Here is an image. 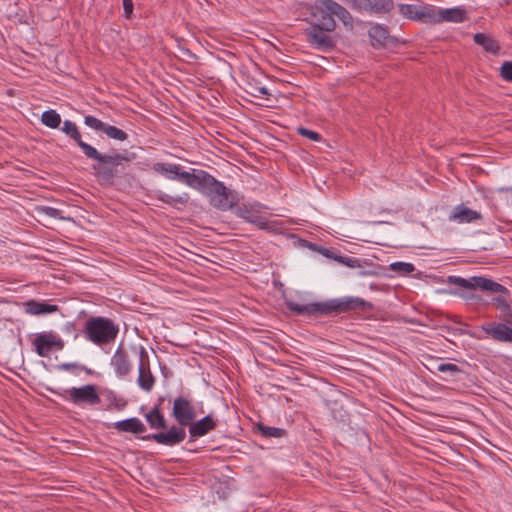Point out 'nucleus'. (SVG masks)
<instances>
[{
	"label": "nucleus",
	"mask_w": 512,
	"mask_h": 512,
	"mask_svg": "<svg viewBox=\"0 0 512 512\" xmlns=\"http://www.w3.org/2000/svg\"><path fill=\"white\" fill-rule=\"evenodd\" d=\"M482 215L464 204L454 207L452 213L449 215V220L458 224L472 223L482 220Z\"/></svg>",
	"instance_id": "16"
},
{
	"label": "nucleus",
	"mask_w": 512,
	"mask_h": 512,
	"mask_svg": "<svg viewBox=\"0 0 512 512\" xmlns=\"http://www.w3.org/2000/svg\"><path fill=\"white\" fill-rule=\"evenodd\" d=\"M152 169L169 179L179 180L189 187H192L197 177V170L193 169L192 172L181 171V166L171 163L157 162L153 164Z\"/></svg>",
	"instance_id": "9"
},
{
	"label": "nucleus",
	"mask_w": 512,
	"mask_h": 512,
	"mask_svg": "<svg viewBox=\"0 0 512 512\" xmlns=\"http://www.w3.org/2000/svg\"><path fill=\"white\" fill-rule=\"evenodd\" d=\"M398 11L404 18L422 23H430L432 5L418 4H399Z\"/></svg>",
	"instance_id": "10"
},
{
	"label": "nucleus",
	"mask_w": 512,
	"mask_h": 512,
	"mask_svg": "<svg viewBox=\"0 0 512 512\" xmlns=\"http://www.w3.org/2000/svg\"><path fill=\"white\" fill-rule=\"evenodd\" d=\"M481 329L494 341L512 342V320L507 321V323H485L481 326Z\"/></svg>",
	"instance_id": "12"
},
{
	"label": "nucleus",
	"mask_w": 512,
	"mask_h": 512,
	"mask_svg": "<svg viewBox=\"0 0 512 512\" xmlns=\"http://www.w3.org/2000/svg\"><path fill=\"white\" fill-rule=\"evenodd\" d=\"M451 320H453V321H454L455 323H457V324H463V323H462V321H461V319H460V317H459V316H457V315L452 316V317H451Z\"/></svg>",
	"instance_id": "42"
},
{
	"label": "nucleus",
	"mask_w": 512,
	"mask_h": 512,
	"mask_svg": "<svg viewBox=\"0 0 512 512\" xmlns=\"http://www.w3.org/2000/svg\"><path fill=\"white\" fill-rule=\"evenodd\" d=\"M42 123L52 129H56L61 124V116L55 110L44 111L41 116Z\"/></svg>",
	"instance_id": "28"
},
{
	"label": "nucleus",
	"mask_w": 512,
	"mask_h": 512,
	"mask_svg": "<svg viewBox=\"0 0 512 512\" xmlns=\"http://www.w3.org/2000/svg\"><path fill=\"white\" fill-rule=\"evenodd\" d=\"M114 428L120 432H129L133 434H141L146 431L145 425L135 417L116 422L114 424Z\"/></svg>",
	"instance_id": "22"
},
{
	"label": "nucleus",
	"mask_w": 512,
	"mask_h": 512,
	"mask_svg": "<svg viewBox=\"0 0 512 512\" xmlns=\"http://www.w3.org/2000/svg\"><path fill=\"white\" fill-rule=\"evenodd\" d=\"M298 133L312 141H320L321 140V136L319 133L313 131V130H309L307 128H303V127H300L298 128Z\"/></svg>",
	"instance_id": "36"
},
{
	"label": "nucleus",
	"mask_w": 512,
	"mask_h": 512,
	"mask_svg": "<svg viewBox=\"0 0 512 512\" xmlns=\"http://www.w3.org/2000/svg\"><path fill=\"white\" fill-rule=\"evenodd\" d=\"M256 91L259 95H268L269 92H268V89L266 87H258L256 88Z\"/></svg>",
	"instance_id": "40"
},
{
	"label": "nucleus",
	"mask_w": 512,
	"mask_h": 512,
	"mask_svg": "<svg viewBox=\"0 0 512 512\" xmlns=\"http://www.w3.org/2000/svg\"><path fill=\"white\" fill-rule=\"evenodd\" d=\"M60 370L64 371H73V370H83L85 369L83 366L77 363H62L58 366Z\"/></svg>",
	"instance_id": "38"
},
{
	"label": "nucleus",
	"mask_w": 512,
	"mask_h": 512,
	"mask_svg": "<svg viewBox=\"0 0 512 512\" xmlns=\"http://www.w3.org/2000/svg\"><path fill=\"white\" fill-rule=\"evenodd\" d=\"M146 421L152 429H166L167 421L161 413L159 405H155L146 415Z\"/></svg>",
	"instance_id": "26"
},
{
	"label": "nucleus",
	"mask_w": 512,
	"mask_h": 512,
	"mask_svg": "<svg viewBox=\"0 0 512 512\" xmlns=\"http://www.w3.org/2000/svg\"><path fill=\"white\" fill-rule=\"evenodd\" d=\"M501 77L508 81L512 82V61H505L500 68Z\"/></svg>",
	"instance_id": "34"
},
{
	"label": "nucleus",
	"mask_w": 512,
	"mask_h": 512,
	"mask_svg": "<svg viewBox=\"0 0 512 512\" xmlns=\"http://www.w3.org/2000/svg\"><path fill=\"white\" fill-rule=\"evenodd\" d=\"M369 36L374 47L386 46L390 41L388 30L381 25H374L369 29Z\"/></svg>",
	"instance_id": "25"
},
{
	"label": "nucleus",
	"mask_w": 512,
	"mask_h": 512,
	"mask_svg": "<svg viewBox=\"0 0 512 512\" xmlns=\"http://www.w3.org/2000/svg\"><path fill=\"white\" fill-rule=\"evenodd\" d=\"M65 329L66 331H74L75 330V325L74 323H67L66 326H65Z\"/></svg>",
	"instance_id": "41"
},
{
	"label": "nucleus",
	"mask_w": 512,
	"mask_h": 512,
	"mask_svg": "<svg viewBox=\"0 0 512 512\" xmlns=\"http://www.w3.org/2000/svg\"><path fill=\"white\" fill-rule=\"evenodd\" d=\"M501 191L509 193L512 196V187L502 188Z\"/></svg>",
	"instance_id": "43"
},
{
	"label": "nucleus",
	"mask_w": 512,
	"mask_h": 512,
	"mask_svg": "<svg viewBox=\"0 0 512 512\" xmlns=\"http://www.w3.org/2000/svg\"><path fill=\"white\" fill-rule=\"evenodd\" d=\"M258 430L260 431L261 435L267 438H280L284 436L285 430L277 427H271L266 426L263 424L258 425Z\"/></svg>",
	"instance_id": "30"
},
{
	"label": "nucleus",
	"mask_w": 512,
	"mask_h": 512,
	"mask_svg": "<svg viewBox=\"0 0 512 512\" xmlns=\"http://www.w3.org/2000/svg\"><path fill=\"white\" fill-rule=\"evenodd\" d=\"M187 426L189 427L191 438L195 439L214 430L217 426V421L209 414L198 421L191 422V424Z\"/></svg>",
	"instance_id": "17"
},
{
	"label": "nucleus",
	"mask_w": 512,
	"mask_h": 512,
	"mask_svg": "<svg viewBox=\"0 0 512 512\" xmlns=\"http://www.w3.org/2000/svg\"><path fill=\"white\" fill-rule=\"evenodd\" d=\"M447 283L460 286L465 289L474 290L479 288L483 291H489L492 293H506L508 290L503 285L480 276H474L469 279H465L459 276H449Z\"/></svg>",
	"instance_id": "7"
},
{
	"label": "nucleus",
	"mask_w": 512,
	"mask_h": 512,
	"mask_svg": "<svg viewBox=\"0 0 512 512\" xmlns=\"http://www.w3.org/2000/svg\"><path fill=\"white\" fill-rule=\"evenodd\" d=\"M68 401L77 406H94L101 402L97 387L93 384H87L82 387H73L67 391Z\"/></svg>",
	"instance_id": "8"
},
{
	"label": "nucleus",
	"mask_w": 512,
	"mask_h": 512,
	"mask_svg": "<svg viewBox=\"0 0 512 512\" xmlns=\"http://www.w3.org/2000/svg\"><path fill=\"white\" fill-rule=\"evenodd\" d=\"M437 370L439 372H449L451 373L453 376L459 374L462 372V369L457 366L456 364H453V363H441L437 366Z\"/></svg>",
	"instance_id": "33"
},
{
	"label": "nucleus",
	"mask_w": 512,
	"mask_h": 512,
	"mask_svg": "<svg viewBox=\"0 0 512 512\" xmlns=\"http://www.w3.org/2000/svg\"><path fill=\"white\" fill-rule=\"evenodd\" d=\"M191 188L206 194L210 204L218 210L226 211L234 205L231 191L204 170H197V177Z\"/></svg>",
	"instance_id": "5"
},
{
	"label": "nucleus",
	"mask_w": 512,
	"mask_h": 512,
	"mask_svg": "<svg viewBox=\"0 0 512 512\" xmlns=\"http://www.w3.org/2000/svg\"><path fill=\"white\" fill-rule=\"evenodd\" d=\"M473 40L488 53L496 55L500 51L499 43L488 34L476 33L473 36Z\"/></svg>",
	"instance_id": "24"
},
{
	"label": "nucleus",
	"mask_w": 512,
	"mask_h": 512,
	"mask_svg": "<svg viewBox=\"0 0 512 512\" xmlns=\"http://www.w3.org/2000/svg\"><path fill=\"white\" fill-rule=\"evenodd\" d=\"M336 260L338 262L344 264L345 266L350 267V268H359V267H361L360 260L357 259V258H354V257L338 256V257H336Z\"/></svg>",
	"instance_id": "35"
},
{
	"label": "nucleus",
	"mask_w": 512,
	"mask_h": 512,
	"mask_svg": "<svg viewBox=\"0 0 512 512\" xmlns=\"http://www.w3.org/2000/svg\"><path fill=\"white\" fill-rule=\"evenodd\" d=\"M111 365L114 367L117 375L127 376L132 370V364L129 361L126 351L119 346L111 358Z\"/></svg>",
	"instance_id": "18"
},
{
	"label": "nucleus",
	"mask_w": 512,
	"mask_h": 512,
	"mask_svg": "<svg viewBox=\"0 0 512 512\" xmlns=\"http://www.w3.org/2000/svg\"><path fill=\"white\" fill-rule=\"evenodd\" d=\"M331 413L333 418L341 423H347L349 420L346 410L342 406H337V404L331 409Z\"/></svg>",
	"instance_id": "32"
},
{
	"label": "nucleus",
	"mask_w": 512,
	"mask_h": 512,
	"mask_svg": "<svg viewBox=\"0 0 512 512\" xmlns=\"http://www.w3.org/2000/svg\"><path fill=\"white\" fill-rule=\"evenodd\" d=\"M84 123L94 130L105 133L107 137L111 139L118 141H125L128 139V134L125 131L117 128L116 126L104 123L103 121L92 115H86L84 117Z\"/></svg>",
	"instance_id": "13"
},
{
	"label": "nucleus",
	"mask_w": 512,
	"mask_h": 512,
	"mask_svg": "<svg viewBox=\"0 0 512 512\" xmlns=\"http://www.w3.org/2000/svg\"><path fill=\"white\" fill-rule=\"evenodd\" d=\"M172 416L178 425L171 426L166 432H158L142 437L143 440L154 441L165 446H176L186 438L185 428L196 418V411L192 402L183 396L174 399Z\"/></svg>",
	"instance_id": "2"
},
{
	"label": "nucleus",
	"mask_w": 512,
	"mask_h": 512,
	"mask_svg": "<svg viewBox=\"0 0 512 512\" xmlns=\"http://www.w3.org/2000/svg\"><path fill=\"white\" fill-rule=\"evenodd\" d=\"M85 338L97 346L113 343L119 334V325L103 316H91L83 328Z\"/></svg>",
	"instance_id": "6"
},
{
	"label": "nucleus",
	"mask_w": 512,
	"mask_h": 512,
	"mask_svg": "<svg viewBox=\"0 0 512 512\" xmlns=\"http://www.w3.org/2000/svg\"><path fill=\"white\" fill-rule=\"evenodd\" d=\"M144 357H147V355H146V352L144 351V349L142 348L141 349V363L139 365V371H138L139 373H138L137 382L141 389L149 392L154 387L155 378L150 371L149 364L147 365V367H145V365L143 363Z\"/></svg>",
	"instance_id": "20"
},
{
	"label": "nucleus",
	"mask_w": 512,
	"mask_h": 512,
	"mask_svg": "<svg viewBox=\"0 0 512 512\" xmlns=\"http://www.w3.org/2000/svg\"><path fill=\"white\" fill-rule=\"evenodd\" d=\"M49 390H50L52 393H55V394L57 393V392H56L55 390H53V389H49Z\"/></svg>",
	"instance_id": "46"
},
{
	"label": "nucleus",
	"mask_w": 512,
	"mask_h": 512,
	"mask_svg": "<svg viewBox=\"0 0 512 512\" xmlns=\"http://www.w3.org/2000/svg\"><path fill=\"white\" fill-rule=\"evenodd\" d=\"M332 0H315L307 18L308 26L304 29L306 41L310 46L327 51L334 47L330 33L336 28L333 18Z\"/></svg>",
	"instance_id": "1"
},
{
	"label": "nucleus",
	"mask_w": 512,
	"mask_h": 512,
	"mask_svg": "<svg viewBox=\"0 0 512 512\" xmlns=\"http://www.w3.org/2000/svg\"><path fill=\"white\" fill-rule=\"evenodd\" d=\"M88 159L97 161L92 165L94 175L101 185L112 186L117 178L125 174V163L130 162V158L118 152L102 154L95 147L86 156Z\"/></svg>",
	"instance_id": "4"
},
{
	"label": "nucleus",
	"mask_w": 512,
	"mask_h": 512,
	"mask_svg": "<svg viewBox=\"0 0 512 512\" xmlns=\"http://www.w3.org/2000/svg\"><path fill=\"white\" fill-rule=\"evenodd\" d=\"M496 301L498 302L500 307H503L504 309H509V305L507 304L506 300L502 298H497Z\"/></svg>",
	"instance_id": "39"
},
{
	"label": "nucleus",
	"mask_w": 512,
	"mask_h": 512,
	"mask_svg": "<svg viewBox=\"0 0 512 512\" xmlns=\"http://www.w3.org/2000/svg\"><path fill=\"white\" fill-rule=\"evenodd\" d=\"M288 307L291 311L299 315H329L332 313L340 314L350 311H366L373 309V305L370 302L352 296L306 305L290 302Z\"/></svg>",
	"instance_id": "3"
},
{
	"label": "nucleus",
	"mask_w": 512,
	"mask_h": 512,
	"mask_svg": "<svg viewBox=\"0 0 512 512\" xmlns=\"http://www.w3.org/2000/svg\"><path fill=\"white\" fill-rule=\"evenodd\" d=\"M393 6V0H357L355 11L370 14H385L388 13Z\"/></svg>",
	"instance_id": "15"
},
{
	"label": "nucleus",
	"mask_w": 512,
	"mask_h": 512,
	"mask_svg": "<svg viewBox=\"0 0 512 512\" xmlns=\"http://www.w3.org/2000/svg\"><path fill=\"white\" fill-rule=\"evenodd\" d=\"M430 24L442 22L462 23L467 20V11L461 7L435 9L432 6Z\"/></svg>",
	"instance_id": "11"
},
{
	"label": "nucleus",
	"mask_w": 512,
	"mask_h": 512,
	"mask_svg": "<svg viewBox=\"0 0 512 512\" xmlns=\"http://www.w3.org/2000/svg\"><path fill=\"white\" fill-rule=\"evenodd\" d=\"M61 130L68 137H70L71 139H73L76 142V144L83 151L85 156H87L88 153L94 148L93 146H91L90 144H88L82 140L81 133H80L77 125L74 122H72L70 120H65L63 122V126H62Z\"/></svg>",
	"instance_id": "19"
},
{
	"label": "nucleus",
	"mask_w": 512,
	"mask_h": 512,
	"mask_svg": "<svg viewBox=\"0 0 512 512\" xmlns=\"http://www.w3.org/2000/svg\"><path fill=\"white\" fill-rule=\"evenodd\" d=\"M133 1L132 0H123V9L124 15L127 19H130L133 14Z\"/></svg>",
	"instance_id": "37"
},
{
	"label": "nucleus",
	"mask_w": 512,
	"mask_h": 512,
	"mask_svg": "<svg viewBox=\"0 0 512 512\" xmlns=\"http://www.w3.org/2000/svg\"><path fill=\"white\" fill-rule=\"evenodd\" d=\"M389 269L400 275H408L415 270V266L412 263L407 262H393L389 265Z\"/></svg>",
	"instance_id": "31"
},
{
	"label": "nucleus",
	"mask_w": 512,
	"mask_h": 512,
	"mask_svg": "<svg viewBox=\"0 0 512 512\" xmlns=\"http://www.w3.org/2000/svg\"><path fill=\"white\" fill-rule=\"evenodd\" d=\"M33 344L35 346L37 354L41 357L48 356L52 348L61 350L64 347V342L60 338L54 336L51 333L41 334L37 336Z\"/></svg>",
	"instance_id": "14"
},
{
	"label": "nucleus",
	"mask_w": 512,
	"mask_h": 512,
	"mask_svg": "<svg viewBox=\"0 0 512 512\" xmlns=\"http://www.w3.org/2000/svg\"><path fill=\"white\" fill-rule=\"evenodd\" d=\"M158 199L161 202L168 204V205H176V204L186 205L189 201V195L187 193H183L182 195L171 196L166 193H161L159 195Z\"/></svg>",
	"instance_id": "29"
},
{
	"label": "nucleus",
	"mask_w": 512,
	"mask_h": 512,
	"mask_svg": "<svg viewBox=\"0 0 512 512\" xmlns=\"http://www.w3.org/2000/svg\"><path fill=\"white\" fill-rule=\"evenodd\" d=\"M458 332H459V334H462V335L467 333V332H466L465 330H463V329H459V330H458Z\"/></svg>",
	"instance_id": "45"
},
{
	"label": "nucleus",
	"mask_w": 512,
	"mask_h": 512,
	"mask_svg": "<svg viewBox=\"0 0 512 512\" xmlns=\"http://www.w3.org/2000/svg\"><path fill=\"white\" fill-rule=\"evenodd\" d=\"M331 7L333 10V17L336 16L346 27H353V18L350 12L345 7H343L334 0H332Z\"/></svg>",
	"instance_id": "27"
},
{
	"label": "nucleus",
	"mask_w": 512,
	"mask_h": 512,
	"mask_svg": "<svg viewBox=\"0 0 512 512\" xmlns=\"http://www.w3.org/2000/svg\"><path fill=\"white\" fill-rule=\"evenodd\" d=\"M23 306L25 312L31 315L49 314L56 312L59 309L57 305L39 302L36 300H28L24 302Z\"/></svg>",
	"instance_id": "21"
},
{
	"label": "nucleus",
	"mask_w": 512,
	"mask_h": 512,
	"mask_svg": "<svg viewBox=\"0 0 512 512\" xmlns=\"http://www.w3.org/2000/svg\"><path fill=\"white\" fill-rule=\"evenodd\" d=\"M48 210H49L48 214H49L50 216H54V213L57 211V210H56V209H54V208H48Z\"/></svg>",
	"instance_id": "44"
},
{
	"label": "nucleus",
	"mask_w": 512,
	"mask_h": 512,
	"mask_svg": "<svg viewBox=\"0 0 512 512\" xmlns=\"http://www.w3.org/2000/svg\"><path fill=\"white\" fill-rule=\"evenodd\" d=\"M237 215L247 222L257 225L260 229L267 228V222L262 220L259 213L247 205L239 206Z\"/></svg>",
	"instance_id": "23"
}]
</instances>
